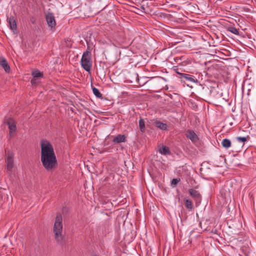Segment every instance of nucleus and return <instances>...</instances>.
<instances>
[{
	"mask_svg": "<svg viewBox=\"0 0 256 256\" xmlns=\"http://www.w3.org/2000/svg\"><path fill=\"white\" fill-rule=\"evenodd\" d=\"M41 148L40 160L46 170L50 172L55 169L58 165L54 148L46 140H42L40 142Z\"/></svg>",
	"mask_w": 256,
	"mask_h": 256,
	"instance_id": "1",
	"label": "nucleus"
},
{
	"mask_svg": "<svg viewBox=\"0 0 256 256\" xmlns=\"http://www.w3.org/2000/svg\"><path fill=\"white\" fill-rule=\"evenodd\" d=\"M53 232L56 243L63 244L65 242V236L63 232L62 217L60 214L56 215L53 227Z\"/></svg>",
	"mask_w": 256,
	"mask_h": 256,
	"instance_id": "2",
	"label": "nucleus"
},
{
	"mask_svg": "<svg viewBox=\"0 0 256 256\" xmlns=\"http://www.w3.org/2000/svg\"><path fill=\"white\" fill-rule=\"evenodd\" d=\"M90 54L89 51L84 52L81 59L82 66L87 72L90 71L92 66V61L90 56Z\"/></svg>",
	"mask_w": 256,
	"mask_h": 256,
	"instance_id": "3",
	"label": "nucleus"
},
{
	"mask_svg": "<svg viewBox=\"0 0 256 256\" xmlns=\"http://www.w3.org/2000/svg\"><path fill=\"white\" fill-rule=\"evenodd\" d=\"M14 154L8 152L6 160V167L8 171L11 172L14 167Z\"/></svg>",
	"mask_w": 256,
	"mask_h": 256,
	"instance_id": "4",
	"label": "nucleus"
},
{
	"mask_svg": "<svg viewBox=\"0 0 256 256\" xmlns=\"http://www.w3.org/2000/svg\"><path fill=\"white\" fill-rule=\"evenodd\" d=\"M48 24L51 28H54L56 24L54 16L52 13H48L46 16Z\"/></svg>",
	"mask_w": 256,
	"mask_h": 256,
	"instance_id": "5",
	"label": "nucleus"
},
{
	"mask_svg": "<svg viewBox=\"0 0 256 256\" xmlns=\"http://www.w3.org/2000/svg\"><path fill=\"white\" fill-rule=\"evenodd\" d=\"M190 196L196 201L200 202L201 200V195L196 190L193 188H190L188 190Z\"/></svg>",
	"mask_w": 256,
	"mask_h": 256,
	"instance_id": "6",
	"label": "nucleus"
},
{
	"mask_svg": "<svg viewBox=\"0 0 256 256\" xmlns=\"http://www.w3.org/2000/svg\"><path fill=\"white\" fill-rule=\"evenodd\" d=\"M186 135L188 138L190 140L194 142H196L198 140V137L197 135L192 130H187Z\"/></svg>",
	"mask_w": 256,
	"mask_h": 256,
	"instance_id": "7",
	"label": "nucleus"
},
{
	"mask_svg": "<svg viewBox=\"0 0 256 256\" xmlns=\"http://www.w3.org/2000/svg\"><path fill=\"white\" fill-rule=\"evenodd\" d=\"M6 123L10 130V134H12V132H14L16 130L15 122L12 118H8Z\"/></svg>",
	"mask_w": 256,
	"mask_h": 256,
	"instance_id": "8",
	"label": "nucleus"
},
{
	"mask_svg": "<svg viewBox=\"0 0 256 256\" xmlns=\"http://www.w3.org/2000/svg\"><path fill=\"white\" fill-rule=\"evenodd\" d=\"M0 65L4 68L6 72L10 70V68L6 58H0Z\"/></svg>",
	"mask_w": 256,
	"mask_h": 256,
	"instance_id": "9",
	"label": "nucleus"
},
{
	"mask_svg": "<svg viewBox=\"0 0 256 256\" xmlns=\"http://www.w3.org/2000/svg\"><path fill=\"white\" fill-rule=\"evenodd\" d=\"M126 141V137L124 134H118L113 140V142L115 144H120V142H125Z\"/></svg>",
	"mask_w": 256,
	"mask_h": 256,
	"instance_id": "10",
	"label": "nucleus"
},
{
	"mask_svg": "<svg viewBox=\"0 0 256 256\" xmlns=\"http://www.w3.org/2000/svg\"><path fill=\"white\" fill-rule=\"evenodd\" d=\"M8 20L10 25V28L12 30H16L17 26L16 22L14 18L12 16H10L8 18Z\"/></svg>",
	"mask_w": 256,
	"mask_h": 256,
	"instance_id": "11",
	"label": "nucleus"
},
{
	"mask_svg": "<svg viewBox=\"0 0 256 256\" xmlns=\"http://www.w3.org/2000/svg\"><path fill=\"white\" fill-rule=\"evenodd\" d=\"M181 78H185L186 80H187L188 82H194V83H197L198 82V80L194 79L193 76L190 74H181Z\"/></svg>",
	"mask_w": 256,
	"mask_h": 256,
	"instance_id": "12",
	"label": "nucleus"
},
{
	"mask_svg": "<svg viewBox=\"0 0 256 256\" xmlns=\"http://www.w3.org/2000/svg\"><path fill=\"white\" fill-rule=\"evenodd\" d=\"M225 28L227 31H228L235 35L238 36L240 34L238 29L236 28L232 25L227 26H226Z\"/></svg>",
	"mask_w": 256,
	"mask_h": 256,
	"instance_id": "13",
	"label": "nucleus"
},
{
	"mask_svg": "<svg viewBox=\"0 0 256 256\" xmlns=\"http://www.w3.org/2000/svg\"><path fill=\"white\" fill-rule=\"evenodd\" d=\"M154 124L156 128L162 130H166L168 128V126L166 124L160 121L155 122Z\"/></svg>",
	"mask_w": 256,
	"mask_h": 256,
	"instance_id": "14",
	"label": "nucleus"
},
{
	"mask_svg": "<svg viewBox=\"0 0 256 256\" xmlns=\"http://www.w3.org/2000/svg\"><path fill=\"white\" fill-rule=\"evenodd\" d=\"M158 151L162 154L167 155L170 154L169 148L164 146H162L161 148H160Z\"/></svg>",
	"mask_w": 256,
	"mask_h": 256,
	"instance_id": "15",
	"label": "nucleus"
},
{
	"mask_svg": "<svg viewBox=\"0 0 256 256\" xmlns=\"http://www.w3.org/2000/svg\"><path fill=\"white\" fill-rule=\"evenodd\" d=\"M222 144L224 148H228L231 146L230 140L227 138L224 139L222 142Z\"/></svg>",
	"mask_w": 256,
	"mask_h": 256,
	"instance_id": "16",
	"label": "nucleus"
},
{
	"mask_svg": "<svg viewBox=\"0 0 256 256\" xmlns=\"http://www.w3.org/2000/svg\"><path fill=\"white\" fill-rule=\"evenodd\" d=\"M32 76L34 78H42L43 76V74L38 70H36L32 71Z\"/></svg>",
	"mask_w": 256,
	"mask_h": 256,
	"instance_id": "17",
	"label": "nucleus"
},
{
	"mask_svg": "<svg viewBox=\"0 0 256 256\" xmlns=\"http://www.w3.org/2000/svg\"><path fill=\"white\" fill-rule=\"evenodd\" d=\"M139 127L142 132H144L145 130V122L143 119L140 118L139 120Z\"/></svg>",
	"mask_w": 256,
	"mask_h": 256,
	"instance_id": "18",
	"label": "nucleus"
},
{
	"mask_svg": "<svg viewBox=\"0 0 256 256\" xmlns=\"http://www.w3.org/2000/svg\"><path fill=\"white\" fill-rule=\"evenodd\" d=\"M185 206L190 210H192L193 208V205L192 201L188 199L185 200Z\"/></svg>",
	"mask_w": 256,
	"mask_h": 256,
	"instance_id": "19",
	"label": "nucleus"
},
{
	"mask_svg": "<svg viewBox=\"0 0 256 256\" xmlns=\"http://www.w3.org/2000/svg\"><path fill=\"white\" fill-rule=\"evenodd\" d=\"M92 92H93L94 94L96 96L97 98H102V94L100 92L98 88H92Z\"/></svg>",
	"mask_w": 256,
	"mask_h": 256,
	"instance_id": "20",
	"label": "nucleus"
},
{
	"mask_svg": "<svg viewBox=\"0 0 256 256\" xmlns=\"http://www.w3.org/2000/svg\"><path fill=\"white\" fill-rule=\"evenodd\" d=\"M236 140L240 142H244L247 140L246 138L238 136L236 138Z\"/></svg>",
	"mask_w": 256,
	"mask_h": 256,
	"instance_id": "21",
	"label": "nucleus"
},
{
	"mask_svg": "<svg viewBox=\"0 0 256 256\" xmlns=\"http://www.w3.org/2000/svg\"><path fill=\"white\" fill-rule=\"evenodd\" d=\"M180 181V178H174L171 182L172 185H176Z\"/></svg>",
	"mask_w": 256,
	"mask_h": 256,
	"instance_id": "22",
	"label": "nucleus"
},
{
	"mask_svg": "<svg viewBox=\"0 0 256 256\" xmlns=\"http://www.w3.org/2000/svg\"><path fill=\"white\" fill-rule=\"evenodd\" d=\"M246 4H250L252 0H242Z\"/></svg>",
	"mask_w": 256,
	"mask_h": 256,
	"instance_id": "23",
	"label": "nucleus"
},
{
	"mask_svg": "<svg viewBox=\"0 0 256 256\" xmlns=\"http://www.w3.org/2000/svg\"><path fill=\"white\" fill-rule=\"evenodd\" d=\"M31 83H32V84H35L36 83V80H34H34H31Z\"/></svg>",
	"mask_w": 256,
	"mask_h": 256,
	"instance_id": "24",
	"label": "nucleus"
}]
</instances>
